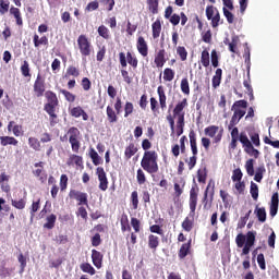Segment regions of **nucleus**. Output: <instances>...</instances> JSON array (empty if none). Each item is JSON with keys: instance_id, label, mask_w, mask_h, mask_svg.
I'll return each mask as SVG.
<instances>
[{"instance_id": "1", "label": "nucleus", "mask_w": 279, "mask_h": 279, "mask_svg": "<svg viewBox=\"0 0 279 279\" xmlns=\"http://www.w3.org/2000/svg\"><path fill=\"white\" fill-rule=\"evenodd\" d=\"M141 167L147 173H158V154L154 150H146L142 158Z\"/></svg>"}, {"instance_id": "2", "label": "nucleus", "mask_w": 279, "mask_h": 279, "mask_svg": "<svg viewBox=\"0 0 279 279\" xmlns=\"http://www.w3.org/2000/svg\"><path fill=\"white\" fill-rule=\"evenodd\" d=\"M231 110L233 112V116L231 118V121L228 125V130H232L234 125H239V121L245 117L246 110H247V101L245 100H238L233 104L231 107Z\"/></svg>"}, {"instance_id": "3", "label": "nucleus", "mask_w": 279, "mask_h": 279, "mask_svg": "<svg viewBox=\"0 0 279 279\" xmlns=\"http://www.w3.org/2000/svg\"><path fill=\"white\" fill-rule=\"evenodd\" d=\"M76 43L82 60L83 62H86V58H89L90 53H93V44H90V40H88L86 35H80Z\"/></svg>"}, {"instance_id": "4", "label": "nucleus", "mask_w": 279, "mask_h": 279, "mask_svg": "<svg viewBox=\"0 0 279 279\" xmlns=\"http://www.w3.org/2000/svg\"><path fill=\"white\" fill-rule=\"evenodd\" d=\"M69 143L72 147V151L77 154L80 151V130L77 128H70L68 131Z\"/></svg>"}, {"instance_id": "5", "label": "nucleus", "mask_w": 279, "mask_h": 279, "mask_svg": "<svg viewBox=\"0 0 279 279\" xmlns=\"http://www.w3.org/2000/svg\"><path fill=\"white\" fill-rule=\"evenodd\" d=\"M69 195L71 199H76V202H78V206H88V194L71 190Z\"/></svg>"}, {"instance_id": "6", "label": "nucleus", "mask_w": 279, "mask_h": 279, "mask_svg": "<svg viewBox=\"0 0 279 279\" xmlns=\"http://www.w3.org/2000/svg\"><path fill=\"white\" fill-rule=\"evenodd\" d=\"M96 173L98 175L100 191H108V177L106 175V170L98 167Z\"/></svg>"}, {"instance_id": "7", "label": "nucleus", "mask_w": 279, "mask_h": 279, "mask_svg": "<svg viewBox=\"0 0 279 279\" xmlns=\"http://www.w3.org/2000/svg\"><path fill=\"white\" fill-rule=\"evenodd\" d=\"M206 136L214 138L215 143H219L221 141V131L219 133V126L210 125L205 129Z\"/></svg>"}, {"instance_id": "8", "label": "nucleus", "mask_w": 279, "mask_h": 279, "mask_svg": "<svg viewBox=\"0 0 279 279\" xmlns=\"http://www.w3.org/2000/svg\"><path fill=\"white\" fill-rule=\"evenodd\" d=\"M34 92L36 97H43V95H45V81H43V76H40V74L37 75L35 81Z\"/></svg>"}, {"instance_id": "9", "label": "nucleus", "mask_w": 279, "mask_h": 279, "mask_svg": "<svg viewBox=\"0 0 279 279\" xmlns=\"http://www.w3.org/2000/svg\"><path fill=\"white\" fill-rule=\"evenodd\" d=\"M92 260H93V265H95L97 269H101V265L104 263V255L99 251L93 250Z\"/></svg>"}, {"instance_id": "10", "label": "nucleus", "mask_w": 279, "mask_h": 279, "mask_svg": "<svg viewBox=\"0 0 279 279\" xmlns=\"http://www.w3.org/2000/svg\"><path fill=\"white\" fill-rule=\"evenodd\" d=\"M278 206H279V195H278V192H276L271 196L270 217H276V215H278Z\"/></svg>"}, {"instance_id": "11", "label": "nucleus", "mask_w": 279, "mask_h": 279, "mask_svg": "<svg viewBox=\"0 0 279 279\" xmlns=\"http://www.w3.org/2000/svg\"><path fill=\"white\" fill-rule=\"evenodd\" d=\"M70 114L74 117L75 119H80V117L83 118V121H88V113L82 109V107H74L71 109Z\"/></svg>"}, {"instance_id": "12", "label": "nucleus", "mask_w": 279, "mask_h": 279, "mask_svg": "<svg viewBox=\"0 0 279 279\" xmlns=\"http://www.w3.org/2000/svg\"><path fill=\"white\" fill-rule=\"evenodd\" d=\"M197 208V190L192 187L190 191V210L191 213H195Z\"/></svg>"}, {"instance_id": "13", "label": "nucleus", "mask_w": 279, "mask_h": 279, "mask_svg": "<svg viewBox=\"0 0 279 279\" xmlns=\"http://www.w3.org/2000/svg\"><path fill=\"white\" fill-rule=\"evenodd\" d=\"M137 50H138V53H141V56H143V58H146V56L148 53V48H147V41H145V38L138 37Z\"/></svg>"}, {"instance_id": "14", "label": "nucleus", "mask_w": 279, "mask_h": 279, "mask_svg": "<svg viewBox=\"0 0 279 279\" xmlns=\"http://www.w3.org/2000/svg\"><path fill=\"white\" fill-rule=\"evenodd\" d=\"M166 62L167 60H165V49H161L155 57V64L158 69H162Z\"/></svg>"}, {"instance_id": "15", "label": "nucleus", "mask_w": 279, "mask_h": 279, "mask_svg": "<svg viewBox=\"0 0 279 279\" xmlns=\"http://www.w3.org/2000/svg\"><path fill=\"white\" fill-rule=\"evenodd\" d=\"M0 145L8 147V145H19V141L12 136H0Z\"/></svg>"}, {"instance_id": "16", "label": "nucleus", "mask_w": 279, "mask_h": 279, "mask_svg": "<svg viewBox=\"0 0 279 279\" xmlns=\"http://www.w3.org/2000/svg\"><path fill=\"white\" fill-rule=\"evenodd\" d=\"M240 143H242L243 147H245V151H250V149H254L252 142L247 137L245 133H241L239 137Z\"/></svg>"}, {"instance_id": "17", "label": "nucleus", "mask_w": 279, "mask_h": 279, "mask_svg": "<svg viewBox=\"0 0 279 279\" xmlns=\"http://www.w3.org/2000/svg\"><path fill=\"white\" fill-rule=\"evenodd\" d=\"M157 93L159 95L160 108L161 110H165V108H167V95L165 94V88H162V86H159L157 88Z\"/></svg>"}, {"instance_id": "18", "label": "nucleus", "mask_w": 279, "mask_h": 279, "mask_svg": "<svg viewBox=\"0 0 279 279\" xmlns=\"http://www.w3.org/2000/svg\"><path fill=\"white\" fill-rule=\"evenodd\" d=\"M255 215L260 223H265V221H267V211L265 210V207H256Z\"/></svg>"}, {"instance_id": "19", "label": "nucleus", "mask_w": 279, "mask_h": 279, "mask_svg": "<svg viewBox=\"0 0 279 279\" xmlns=\"http://www.w3.org/2000/svg\"><path fill=\"white\" fill-rule=\"evenodd\" d=\"M184 185H185L184 179H181L174 183L175 197H180V195H182V193H184Z\"/></svg>"}, {"instance_id": "20", "label": "nucleus", "mask_w": 279, "mask_h": 279, "mask_svg": "<svg viewBox=\"0 0 279 279\" xmlns=\"http://www.w3.org/2000/svg\"><path fill=\"white\" fill-rule=\"evenodd\" d=\"M223 71L221 69H217L215 75L213 76V88H219L221 84V75Z\"/></svg>"}, {"instance_id": "21", "label": "nucleus", "mask_w": 279, "mask_h": 279, "mask_svg": "<svg viewBox=\"0 0 279 279\" xmlns=\"http://www.w3.org/2000/svg\"><path fill=\"white\" fill-rule=\"evenodd\" d=\"M245 245L248 247H254V243H256V232L254 231H248L246 233V239H245Z\"/></svg>"}, {"instance_id": "22", "label": "nucleus", "mask_w": 279, "mask_h": 279, "mask_svg": "<svg viewBox=\"0 0 279 279\" xmlns=\"http://www.w3.org/2000/svg\"><path fill=\"white\" fill-rule=\"evenodd\" d=\"M136 151H138V148H136V145L130 144L124 151V156L126 160H130V158H132V156H134Z\"/></svg>"}, {"instance_id": "23", "label": "nucleus", "mask_w": 279, "mask_h": 279, "mask_svg": "<svg viewBox=\"0 0 279 279\" xmlns=\"http://www.w3.org/2000/svg\"><path fill=\"white\" fill-rule=\"evenodd\" d=\"M266 171L267 170L265 169V166L257 167L255 170V177H254L255 182H262L263 175H265Z\"/></svg>"}, {"instance_id": "24", "label": "nucleus", "mask_w": 279, "mask_h": 279, "mask_svg": "<svg viewBox=\"0 0 279 279\" xmlns=\"http://www.w3.org/2000/svg\"><path fill=\"white\" fill-rule=\"evenodd\" d=\"M158 245H160V241H159L158 236L150 234L148 236V247L150 250H156L158 247Z\"/></svg>"}, {"instance_id": "25", "label": "nucleus", "mask_w": 279, "mask_h": 279, "mask_svg": "<svg viewBox=\"0 0 279 279\" xmlns=\"http://www.w3.org/2000/svg\"><path fill=\"white\" fill-rule=\"evenodd\" d=\"M107 118L109 123H117L118 121L117 112L110 106L107 107Z\"/></svg>"}, {"instance_id": "26", "label": "nucleus", "mask_w": 279, "mask_h": 279, "mask_svg": "<svg viewBox=\"0 0 279 279\" xmlns=\"http://www.w3.org/2000/svg\"><path fill=\"white\" fill-rule=\"evenodd\" d=\"M186 106H187L186 98H184L182 101L177 104V106L173 110V114H175V116L184 114V113H182V110H184L186 108Z\"/></svg>"}, {"instance_id": "27", "label": "nucleus", "mask_w": 279, "mask_h": 279, "mask_svg": "<svg viewBox=\"0 0 279 279\" xmlns=\"http://www.w3.org/2000/svg\"><path fill=\"white\" fill-rule=\"evenodd\" d=\"M201 62L205 68L210 66V53L208 52V50H204L202 52Z\"/></svg>"}, {"instance_id": "28", "label": "nucleus", "mask_w": 279, "mask_h": 279, "mask_svg": "<svg viewBox=\"0 0 279 279\" xmlns=\"http://www.w3.org/2000/svg\"><path fill=\"white\" fill-rule=\"evenodd\" d=\"M46 98L48 99V105L58 106V96L53 92H46Z\"/></svg>"}, {"instance_id": "29", "label": "nucleus", "mask_w": 279, "mask_h": 279, "mask_svg": "<svg viewBox=\"0 0 279 279\" xmlns=\"http://www.w3.org/2000/svg\"><path fill=\"white\" fill-rule=\"evenodd\" d=\"M161 29H162V25L160 24V21H156L153 24V38H160Z\"/></svg>"}, {"instance_id": "30", "label": "nucleus", "mask_w": 279, "mask_h": 279, "mask_svg": "<svg viewBox=\"0 0 279 279\" xmlns=\"http://www.w3.org/2000/svg\"><path fill=\"white\" fill-rule=\"evenodd\" d=\"M189 250H191V240L181 246L179 251V256L181 258H186V256L189 255Z\"/></svg>"}, {"instance_id": "31", "label": "nucleus", "mask_w": 279, "mask_h": 279, "mask_svg": "<svg viewBox=\"0 0 279 279\" xmlns=\"http://www.w3.org/2000/svg\"><path fill=\"white\" fill-rule=\"evenodd\" d=\"M89 156H90L95 167H99V165H101L102 159L100 158L99 154H97L94 148L90 149Z\"/></svg>"}, {"instance_id": "32", "label": "nucleus", "mask_w": 279, "mask_h": 279, "mask_svg": "<svg viewBox=\"0 0 279 279\" xmlns=\"http://www.w3.org/2000/svg\"><path fill=\"white\" fill-rule=\"evenodd\" d=\"M28 145L35 151H40V141H38V138L29 137L28 138Z\"/></svg>"}, {"instance_id": "33", "label": "nucleus", "mask_w": 279, "mask_h": 279, "mask_svg": "<svg viewBox=\"0 0 279 279\" xmlns=\"http://www.w3.org/2000/svg\"><path fill=\"white\" fill-rule=\"evenodd\" d=\"M68 165H76V167H82V157L77 155H71L70 158L68 159Z\"/></svg>"}, {"instance_id": "34", "label": "nucleus", "mask_w": 279, "mask_h": 279, "mask_svg": "<svg viewBox=\"0 0 279 279\" xmlns=\"http://www.w3.org/2000/svg\"><path fill=\"white\" fill-rule=\"evenodd\" d=\"M173 77H175V72L170 68L165 69L163 71V80L165 82H173Z\"/></svg>"}, {"instance_id": "35", "label": "nucleus", "mask_w": 279, "mask_h": 279, "mask_svg": "<svg viewBox=\"0 0 279 279\" xmlns=\"http://www.w3.org/2000/svg\"><path fill=\"white\" fill-rule=\"evenodd\" d=\"M56 215L51 214L47 217V222L44 225V228H47V230L53 229V226H56Z\"/></svg>"}, {"instance_id": "36", "label": "nucleus", "mask_w": 279, "mask_h": 279, "mask_svg": "<svg viewBox=\"0 0 279 279\" xmlns=\"http://www.w3.org/2000/svg\"><path fill=\"white\" fill-rule=\"evenodd\" d=\"M181 90L184 95H191V87L189 86V78H182Z\"/></svg>"}, {"instance_id": "37", "label": "nucleus", "mask_w": 279, "mask_h": 279, "mask_svg": "<svg viewBox=\"0 0 279 279\" xmlns=\"http://www.w3.org/2000/svg\"><path fill=\"white\" fill-rule=\"evenodd\" d=\"M98 34L106 40H108L110 38V31H108V27H106L104 25L98 27Z\"/></svg>"}, {"instance_id": "38", "label": "nucleus", "mask_w": 279, "mask_h": 279, "mask_svg": "<svg viewBox=\"0 0 279 279\" xmlns=\"http://www.w3.org/2000/svg\"><path fill=\"white\" fill-rule=\"evenodd\" d=\"M81 269L85 274H89L90 276H95V268L88 263L81 265Z\"/></svg>"}, {"instance_id": "39", "label": "nucleus", "mask_w": 279, "mask_h": 279, "mask_svg": "<svg viewBox=\"0 0 279 279\" xmlns=\"http://www.w3.org/2000/svg\"><path fill=\"white\" fill-rule=\"evenodd\" d=\"M136 179L140 185H143L145 184V182H147V178L145 177V172L143 171V169L137 170Z\"/></svg>"}, {"instance_id": "40", "label": "nucleus", "mask_w": 279, "mask_h": 279, "mask_svg": "<svg viewBox=\"0 0 279 279\" xmlns=\"http://www.w3.org/2000/svg\"><path fill=\"white\" fill-rule=\"evenodd\" d=\"M61 95H63V97H65L66 101H69L70 104H73V101H75V95L71 94V92L66 90V89H60Z\"/></svg>"}, {"instance_id": "41", "label": "nucleus", "mask_w": 279, "mask_h": 279, "mask_svg": "<svg viewBox=\"0 0 279 279\" xmlns=\"http://www.w3.org/2000/svg\"><path fill=\"white\" fill-rule=\"evenodd\" d=\"M21 73L24 77H31L32 74H29V63L27 61H24L21 65Z\"/></svg>"}, {"instance_id": "42", "label": "nucleus", "mask_w": 279, "mask_h": 279, "mask_svg": "<svg viewBox=\"0 0 279 279\" xmlns=\"http://www.w3.org/2000/svg\"><path fill=\"white\" fill-rule=\"evenodd\" d=\"M250 193L253 199L256 202L258 199V185L254 182H251V190Z\"/></svg>"}, {"instance_id": "43", "label": "nucleus", "mask_w": 279, "mask_h": 279, "mask_svg": "<svg viewBox=\"0 0 279 279\" xmlns=\"http://www.w3.org/2000/svg\"><path fill=\"white\" fill-rule=\"evenodd\" d=\"M11 204L14 208H17V210H23L25 208V199L21 198L19 201L12 199Z\"/></svg>"}, {"instance_id": "44", "label": "nucleus", "mask_w": 279, "mask_h": 279, "mask_svg": "<svg viewBox=\"0 0 279 279\" xmlns=\"http://www.w3.org/2000/svg\"><path fill=\"white\" fill-rule=\"evenodd\" d=\"M56 106L57 105H49V104H46L45 106V110L46 112L49 114V117H51L52 119H56Z\"/></svg>"}, {"instance_id": "45", "label": "nucleus", "mask_w": 279, "mask_h": 279, "mask_svg": "<svg viewBox=\"0 0 279 279\" xmlns=\"http://www.w3.org/2000/svg\"><path fill=\"white\" fill-rule=\"evenodd\" d=\"M231 180H233V182H241V180H243V172L241 171V169L238 168L233 170Z\"/></svg>"}, {"instance_id": "46", "label": "nucleus", "mask_w": 279, "mask_h": 279, "mask_svg": "<svg viewBox=\"0 0 279 279\" xmlns=\"http://www.w3.org/2000/svg\"><path fill=\"white\" fill-rule=\"evenodd\" d=\"M247 175H254V159H248L245 163Z\"/></svg>"}, {"instance_id": "47", "label": "nucleus", "mask_w": 279, "mask_h": 279, "mask_svg": "<svg viewBox=\"0 0 279 279\" xmlns=\"http://www.w3.org/2000/svg\"><path fill=\"white\" fill-rule=\"evenodd\" d=\"M131 202H132L133 210H136L138 208V192L136 191L132 192Z\"/></svg>"}, {"instance_id": "48", "label": "nucleus", "mask_w": 279, "mask_h": 279, "mask_svg": "<svg viewBox=\"0 0 279 279\" xmlns=\"http://www.w3.org/2000/svg\"><path fill=\"white\" fill-rule=\"evenodd\" d=\"M177 53H178V56H180L182 62H184V60H186V58L189 56V52H186V48H184L182 46L178 47Z\"/></svg>"}, {"instance_id": "49", "label": "nucleus", "mask_w": 279, "mask_h": 279, "mask_svg": "<svg viewBox=\"0 0 279 279\" xmlns=\"http://www.w3.org/2000/svg\"><path fill=\"white\" fill-rule=\"evenodd\" d=\"M257 264L259 265V268L265 271L267 269V266L265 264V255L263 253L257 255Z\"/></svg>"}, {"instance_id": "50", "label": "nucleus", "mask_w": 279, "mask_h": 279, "mask_svg": "<svg viewBox=\"0 0 279 279\" xmlns=\"http://www.w3.org/2000/svg\"><path fill=\"white\" fill-rule=\"evenodd\" d=\"M182 228L185 230V232H191V230H193V221H191L189 218H185L182 222Z\"/></svg>"}, {"instance_id": "51", "label": "nucleus", "mask_w": 279, "mask_h": 279, "mask_svg": "<svg viewBox=\"0 0 279 279\" xmlns=\"http://www.w3.org/2000/svg\"><path fill=\"white\" fill-rule=\"evenodd\" d=\"M147 3L153 14L158 13V0H147Z\"/></svg>"}, {"instance_id": "52", "label": "nucleus", "mask_w": 279, "mask_h": 279, "mask_svg": "<svg viewBox=\"0 0 279 279\" xmlns=\"http://www.w3.org/2000/svg\"><path fill=\"white\" fill-rule=\"evenodd\" d=\"M126 60L129 64H131V66H133L134 69L138 66V60L135 57H133L130 52H128L126 54Z\"/></svg>"}, {"instance_id": "53", "label": "nucleus", "mask_w": 279, "mask_h": 279, "mask_svg": "<svg viewBox=\"0 0 279 279\" xmlns=\"http://www.w3.org/2000/svg\"><path fill=\"white\" fill-rule=\"evenodd\" d=\"M17 260L21 265V274H23V271H25V267H27V259L23 254H20Z\"/></svg>"}, {"instance_id": "54", "label": "nucleus", "mask_w": 279, "mask_h": 279, "mask_svg": "<svg viewBox=\"0 0 279 279\" xmlns=\"http://www.w3.org/2000/svg\"><path fill=\"white\" fill-rule=\"evenodd\" d=\"M217 9H215L213 5H209L206 8V16L208 21H210L215 14H217Z\"/></svg>"}, {"instance_id": "55", "label": "nucleus", "mask_w": 279, "mask_h": 279, "mask_svg": "<svg viewBox=\"0 0 279 279\" xmlns=\"http://www.w3.org/2000/svg\"><path fill=\"white\" fill-rule=\"evenodd\" d=\"M190 145L193 156H197V141L195 140V137L190 136Z\"/></svg>"}, {"instance_id": "56", "label": "nucleus", "mask_w": 279, "mask_h": 279, "mask_svg": "<svg viewBox=\"0 0 279 279\" xmlns=\"http://www.w3.org/2000/svg\"><path fill=\"white\" fill-rule=\"evenodd\" d=\"M222 10L228 23H234V14H232V12H230L227 8H223Z\"/></svg>"}, {"instance_id": "57", "label": "nucleus", "mask_w": 279, "mask_h": 279, "mask_svg": "<svg viewBox=\"0 0 279 279\" xmlns=\"http://www.w3.org/2000/svg\"><path fill=\"white\" fill-rule=\"evenodd\" d=\"M131 226L135 232H141V220L137 218L131 219Z\"/></svg>"}, {"instance_id": "58", "label": "nucleus", "mask_w": 279, "mask_h": 279, "mask_svg": "<svg viewBox=\"0 0 279 279\" xmlns=\"http://www.w3.org/2000/svg\"><path fill=\"white\" fill-rule=\"evenodd\" d=\"M211 64L215 69L219 66V56L217 54V50L211 51Z\"/></svg>"}, {"instance_id": "59", "label": "nucleus", "mask_w": 279, "mask_h": 279, "mask_svg": "<svg viewBox=\"0 0 279 279\" xmlns=\"http://www.w3.org/2000/svg\"><path fill=\"white\" fill-rule=\"evenodd\" d=\"M235 243L238 247H243V245H245V235L243 233H239L235 238Z\"/></svg>"}, {"instance_id": "60", "label": "nucleus", "mask_w": 279, "mask_h": 279, "mask_svg": "<svg viewBox=\"0 0 279 279\" xmlns=\"http://www.w3.org/2000/svg\"><path fill=\"white\" fill-rule=\"evenodd\" d=\"M10 10V3L5 2L4 0H0V14H7Z\"/></svg>"}, {"instance_id": "61", "label": "nucleus", "mask_w": 279, "mask_h": 279, "mask_svg": "<svg viewBox=\"0 0 279 279\" xmlns=\"http://www.w3.org/2000/svg\"><path fill=\"white\" fill-rule=\"evenodd\" d=\"M210 21L213 27H219V21H221V15H219V11H216L214 17Z\"/></svg>"}, {"instance_id": "62", "label": "nucleus", "mask_w": 279, "mask_h": 279, "mask_svg": "<svg viewBox=\"0 0 279 279\" xmlns=\"http://www.w3.org/2000/svg\"><path fill=\"white\" fill-rule=\"evenodd\" d=\"M124 117H130V114L134 112V105H132V102H126L124 107Z\"/></svg>"}, {"instance_id": "63", "label": "nucleus", "mask_w": 279, "mask_h": 279, "mask_svg": "<svg viewBox=\"0 0 279 279\" xmlns=\"http://www.w3.org/2000/svg\"><path fill=\"white\" fill-rule=\"evenodd\" d=\"M68 75H72L73 77H77L80 75V70L75 66H69L66 70Z\"/></svg>"}, {"instance_id": "64", "label": "nucleus", "mask_w": 279, "mask_h": 279, "mask_svg": "<svg viewBox=\"0 0 279 279\" xmlns=\"http://www.w3.org/2000/svg\"><path fill=\"white\" fill-rule=\"evenodd\" d=\"M13 134L14 136H23V126L19 124L13 125Z\"/></svg>"}]
</instances>
